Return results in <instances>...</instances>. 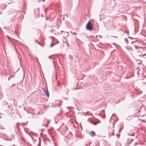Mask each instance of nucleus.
<instances>
[{
  "label": "nucleus",
  "instance_id": "nucleus-1",
  "mask_svg": "<svg viewBox=\"0 0 146 146\" xmlns=\"http://www.w3.org/2000/svg\"><path fill=\"white\" fill-rule=\"evenodd\" d=\"M94 25L90 21H89L86 25V29L89 31H91L93 29Z\"/></svg>",
  "mask_w": 146,
  "mask_h": 146
},
{
  "label": "nucleus",
  "instance_id": "nucleus-2",
  "mask_svg": "<svg viewBox=\"0 0 146 146\" xmlns=\"http://www.w3.org/2000/svg\"><path fill=\"white\" fill-rule=\"evenodd\" d=\"M43 90L45 94L47 95V96L48 97L49 95L48 89L46 88H45L44 89L43 88Z\"/></svg>",
  "mask_w": 146,
  "mask_h": 146
},
{
  "label": "nucleus",
  "instance_id": "nucleus-3",
  "mask_svg": "<svg viewBox=\"0 0 146 146\" xmlns=\"http://www.w3.org/2000/svg\"><path fill=\"white\" fill-rule=\"evenodd\" d=\"M143 50H142L141 51H139V52H138L137 53V55L138 56H141V55H143L144 56L145 55V54L144 53H143Z\"/></svg>",
  "mask_w": 146,
  "mask_h": 146
},
{
  "label": "nucleus",
  "instance_id": "nucleus-4",
  "mask_svg": "<svg viewBox=\"0 0 146 146\" xmlns=\"http://www.w3.org/2000/svg\"><path fill=\"white\" fill-rule=\"evenodd\" d=\"M89 134L90 135L93 137L95 135L96 133L92 131Z\"/></svg>",
  "mask_w": 146,
  "mask_h": 146
},
{
  "label": "nucleus",
  "instance_id": "nucleus-5",
  "mask_svg": "<svg viewBox=\"0 0 146 146\" xmlns=\"http://www.w3.org/2000/svg\"><path fill=\"white\" fill-rule=\"evenodd\" d=\"M73 34H76V33H75V32L73 33Z\"/></svg>",
  "mask_w": 146,
  "mask_h": 146
},
{
  "label": "nucleus",
  "instance_id": "nucleus-6",
  "mask_svg": "<svg viewBox=\"0 0 146 146\" xmlns=\"http://www.w3.org/2000/svg\"><path fill=\"white\" fill-rule=\"evenodd\" d=\"M36 60H37L38 61V58H36Z\"/></svg>",
  "mask_w": 146,
  "mask_h": 146
}]
</instances>
